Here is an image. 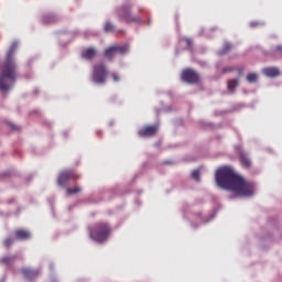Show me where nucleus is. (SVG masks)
Masks as SVG:
<instances>
[{"instance_id":"5701e85b","label":"nucleus","mask_w":282,"mask_h":282,"mask_svg":"<svg viewBox=\"0 0 282 282\" xmlns=\"http://www.w3.org/2000/svg\"><path fill=\"white\" fill-rule=\"evenodd\" d=\"M68 182H69L68 177H59L57 180V183H58L59 186H65V184H68Z\"/></svg>"},{"instance_id":"f257e3e1","label":"nucleus","mask_w":282,"mask_h":282,"mask_svg":"<svg viewBox=\"0 0 282 282\" xmlns=\"http://www.w3.org/2000/svg\"><path fill=\"white\" fill-rule=\"evenodd\" d=\"M216 184L219 188L230 191L238 197H252L256 193L254 185L242 177H216Z\"/></svg>"},{"instance_id":"2eb2a0df","label":"nucleus","mask_w":282,"mask_h":282,"mask_svg":"<svg viewBox=\"0 0 282 282\" xmlns=\"http://www.w3.org/2000/svg\"><path fill=\"white\" fill-rule=\"evenodd\" d=\"M15 260H17V256L3 257V258L0 259V264L6 265V267H10L15 262Z\"/></svg>"},{"instance_id":"423d86ee","label":"nucleus","mask_w":282,"mask_h":282,"mask_svg":"<svg viewBox=\"0 0 282 282\" xmlns=\"http://www.w3.org/2000/svg\"><path fill=\"white\" fill-rule=\"evenodd\" d=\"M128 50H129V47L127 45H115V46H110V47L106 48L104 52V55L108 59H113V57L117 54H124L128 52Z\"/></svg>"},{"instance_id":"39448f33","label":"nucleus","mask_w":282,"mask_h":282,"mask_svg":"<svg viewBox=\"0 0 282 282\" xmlns=\"http://www.w3.org/2000/svg\"><path fill=\"white\" fill-rule=\"evenodd\" d=\"M108 68L104 63L94 65L93 82L96 84H105L108 77Z\"/></svg>"},{"instance_id":"412c9836","label":"nucleus","mask_w":282,"mask_h":282,"mask_svg":"<svg viewBox=\"0 0 282 282\" xmlns=\"http://www.w3.org/2000/svg\"><path fill=\"white\" fill-rule=\"evenodd\" d=\"M203 169H204L203 166H199L196 170H194L191 173V177H200Z\"/></svg>"},{"instance_id":"c85d7f7f","label":"nucleus","mask_w":282,"mask_h":282,"mask_svg":"<svg viewBox=\"0 0 282 282\" xmlns=\"http://www.w3.org/2000/svg\"><path fill=\"white\" fill-rule=\"evenodd\" d=\"M237 72H238V74H239V75H242V74H243V72H245V68H243V67H241V68H237Z\"/></svg>"},{"instance_id":"6ab92c4d","label":"nucleus","mask_w":282,"mask_h":282,"mask_svg":"<svg viewBox=\"0 0 282 282\" xmlns=\"http://www.w3.org/2000/svg\"><path fill=\"white\" fill-rule=\"evenodd\" d=\"M77 193H82V187L75 186L67 189V195H77Z\"/></svg>"},{"instance_id":"393cba45","label":"nucleus","mask_w":282,"mask_h":282,"mask_svg":"<svg viewBox=\"0 0 282 282\" xmlns=\"http://www.w3.org/2000/svg\"><path fill=\"white\" fill-rule=\"evenodd\" d=\"M184 41L186 42V45L188 47L193 45V40L192 39L186 37V39H184Z\"/></svg>"},{"instance_id":"6e6552de","label":"nucleus","mask_w":282,"mask_h":282,"mask_svg":"<svg viewBox=\"0 0 282 282\" xmlns=\"http://www.w3.org/2000/svg\"><path fill=\"white\" fill-rule=\"evenodd\" d=\"M181 77L184 82H187L191 84H197L200 80L198 73L191 68L184 69L182 72Z\"/></svg>"},{"instance_id":"2f4dec72","label":"nucleus","mask_w":282,"mask_h":282,"mask_svg":"<svg viewBox=\"0 0 282 282\" xmlns=\"http://www.w3.org/2000/svg\"><path fill=\"white\" fill-rule=\"evenodd\" d=\"M195 180H196V182H199L200 178H199V177H196Z\"/></svg>"},{"instance_id":"cd10ccee","label":"nucleus","mask_w":282,"mask_h":282,"mask_svg":"<svg viewBox=\"0 0 282 282\" xmlns=\"http://www.w3.org/2000/svg\"><path fill=\"white\" fill-rule=\"evenodd\" d=\"M112 79L113 82H119L120 80V76L112 74Z\"/></svg>"},{"instance_id":"b1692460","label":"nucleus","mask_w":282,"mask_h":282,"mask_svg":"<svg viewBox=\"0 0 282 282\" xmlns=\"http://www.w3.org/2000/svg\"><path fill=\"white\" fill-rule=\"evenodd\" d=\"M13 175H15V173L12 172V171L6 172V173L3 174L4 177H12Z\"/></svg>"},{"instance_id":"9b49d317","label":"nucleus","mask_w":282,"mask_h":282,"mask_svg":"<svg viewBox=\"0 0 282 282\" xmlns=\"http://www.w3.org/2000/svg\"><path fill=\"white\" fill-rule=\"evenodd\" d=\"M14 236L17 240L23 241L31 238V234L24 229H18L14 231Z\"/></svg>"},{"instance_id":"9d476101","label":"nucleus","mask_w":282,"mask_h":282,"mask_svg":"<svg viewBox=\"0 0 282 282\" xmlns=\"http://www.w3.org/2000/svg\"><path fill=\"white\" fill-rule=\"evenodd\" d=\"M22 272V275L28 279L29 281H32L34 279H36L40 274V271L39 270H33V269H30V268H23L21 270Z\"/></svg>"},{"instance_id":"20e7f679","label":"nucleus","mask_w":282,"mask_h":282,"mask_svg":"<svg viewBox=\"0 0 282 282\" xmlns=\"http://www.w3.org/2000/svg\"><path fill=\"white\" fill-rule=\"evenodd\" d=\"M132 7L133 6L131 3H126L117 8L115 11L117 19L128 24L141 22L140 17H134L132 14Z\"/></svg>"},{"instance_id":"c756f323","label":"nucleus","mask_w":282,"mask_h":282,"mask_svg":"<svg viewBox=\"0 0 282 282\" xmlns=\"http://www.w3.org/2000/svg\"><path fill=\"white\" fill-rule=\"evenodd\" d=\"M11 128H12L13 130H18V129H19V128L15 127L14 124H11Z\"/></svg>"},{"instance_id":"4468645a","label":"nucleus","mask_w":282,"mask_h":282,"mask_svg":"<svg viewBox=\"0 0 282 282\" xmlns=\"http://www.w3.org/2000/svg\"><path fill=\"white\" fill-rule=\"evenodd\" d=\"M96 55L97 51L93 47H89L82 53V57H84L85 59H93Z\"/></svg>"},{"instance_id":"ddd939ff","label":"nucleus","mask_w":282,"mask_h":282,"mask_svg":"<svg viewBox=\"0 0 282 282\" xmlns=\"http://www.w3.org/2000/svg\"><path fill=\"white\" fill-rule=\"evenodd\" d=\"M240 163L245 169H251L252 161L246 153H240Z\"/></svg>"},{"instance_id":"f3484780","label":"nucleus","mask_w":282,"mask_h":282,"mask_svg":"<svg viewBox=\"0 0 282 282\" xmlns=\"http://www.w3.org/2000/svg\"><path fill=\"white\" fill-rule=\"evenodd\" d=\"M104 31L106 33H112L116 31V26L111 22H106V24L104 26Z\"/></svg>"},{"instance_id":"1a4fd4ad","label":"nucleus","mask_w":282,"mask_h":282,"mask_svg":"<svg viewBox=\"0 0 282 282\" xmlns=\"http://www.w3.org/2000/svg\"><path fill=\"white\" fill-rule=\"evenodd\" d=\"M159 131V126L153 124V126H145L139 130V135L140 138H152L153 135H156Z\"/></svg>"},{"instance_id":"dca6fc26","label":"nucleus","mask_w":282,"mask_h":282,"mask_svg":"<svg viewBox=\"0 0 282 282\" xmlns=\"http://www.w3.org/2000/svg\"><path fill=\"white\" fill-rule=\"evenodd\" d=\"M238 85H239V79L228 80V89L231 90V91H235L236 88L238 87Z\"/></svg>"},{"instance_id":"4be33fe9","label":"nucleus","mask_w":282,"mask_h":282,"mask_svg":"<svg viewBox=\"0 0 282 282\" xmlns=\"http://www.w3.org/2000/svg\"><path fill=\"white\" fill-rule=\"evenodd\" d=\"M14 243V240L12 238H7L3 241V246L9 249Z\"/></svg>"},{"instance_id":"0eeeda50","label":"nucleus","mask_w":282,"mask_h":282,"mask_svg":"<svg viewBox=\"0 0 282 282\" xmlns=\"http://www.w3.org/2000/svg\"><path fill=\"white\" fill-rule=\"evenodd\" d=\"M215 177H240V175L236 173L234 167L224 165L216 170Z\"/></svg>"},{"instance_id":"f8f14e48","label":"nucleus","mask_w":282,"mask_h":282,"mask_svg":"<svg viewBox=\"0 0 282 282\" xmlns=\"http://www.w3.org/2000/svg\"><path fill=\"white\" fill-rule=\"evenodd\" d=\"M263 74L268 77H276L281 74V72L276 67H265L263 69Z\"/></svg>"},{"instance_id":"f03ea898","label":"nucleus","mask_w":282,"mask_h":282,"mask_svg":"<svg viewBox=\"0 0 282 282\" xmlns=\"http://www.w3.org/2000/svg\"><path fill=\"white\" fill-rule=\"evenodd\" d=\"M17 47L18 43H12L6 55V62L0 74V91L2 93L11 89L17 80V64L13 59Z\"/></svg>"},{"instance_id":"a878e982","label":"nucleus","mask_w":282,"mask_h":282,"mask_svg":"<svg viewBox=\"0 0 282 282\" xmlns=\"http://www.w3.org/2000/svg\"><path fill=\"white\" fill-rule=\"evenodd\" d=\"M235 70V67H226L223 69V73H228Z\"/></svg>"},{"instance_id":"aec40b11","label":"nucleus","mask_w":282,"mask_h":282,"mask_svg":"<svg viewBox=\"0 0 282 282\" xmlns=\"http://www.w3.org/2000/svg\"><path fill=\"white\" fill-rule=\"evenodd\" d=\"M232 50V45L230 43H226L220 52L221 55L229 53Z\"/></svg>"},{"instance_id":"7ed1b4c3","label":"nucleus","mask_w":282,"mask_h":282,"mask_svg":"<svg viewBox=\"0 0 282 282\" xmlns=\"http://www.w3.org/2000/svg\"><path fill=\"white\" fill-rule=\"evenodd\" d=\"M111 235V227L108 223H97L91 228H89V237L91 240L104 243L109 239Z\"/></svg>"},{"instance_id":"a211bd4d","label":"nucleus","mask_w":282,"mask_h":282,"mask_svg":"<svg viewBox=\"0 0 282 282\" xmlns=\"http://www.w3.org/2000/svg\"><path fill=\"white\" fill-rule=\"evenodd\" d=\"M258 79H259V76L256 73H250L247 75L248 83H257Z\"/></svg>"},{"instance_id":"bb28decb","label":"nucleus","mask_w":282,"mask_h":282,"mask_svg":"<svg viewBox=\"0 0 282 282\" xmlns=\"http://www.w3.org/2000/svg\"><path fill=\"white\" fill-rule=\"evenodd\" d=\"M69 172H62L59 177H69Z\"/></svg>"},{"instance_id":"7c9ffc66","label":"nucleus","mask_w":282,"mask_h":282,"mask_svg":"<svg viewBox=\"0 0 282 282\" xmlns=\"http://www.w3.org/2000/svg\"><path fill=\"white\" fill-rule=\"evenodd\" d=\"M252 26H257V23H251Z\"/></svg>"}]
</instances>
